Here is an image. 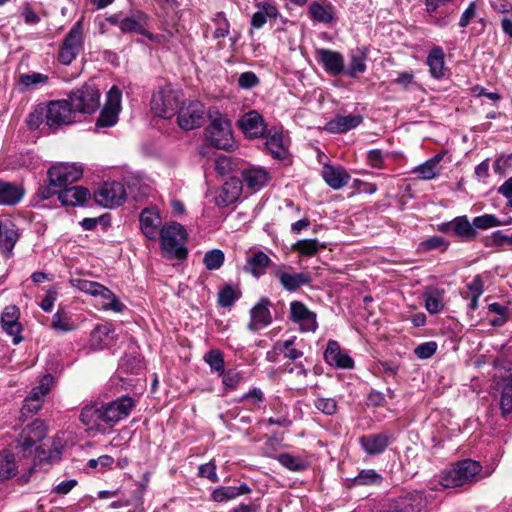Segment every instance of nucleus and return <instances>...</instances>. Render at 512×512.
I'll list each match as a JSON object with an SVG mask.
<instances>
[{"instance_id": "1", "label": "nucleus", "mask_w": 512, "mask_h": 512, "mask_svg": "<svg viewBox=\"0 0 512 512\" xmlns=\"http://www.w3.org/2000/svg\"><path fill=\"white\" fill-rule=\"evenodd\" d=\"M135 403L130 396H122L108 403L93 402L82 408L80 421L87 429L104 433L126 418Z\"/></svg>"}, {"instance_id": "2", "label": "nucleus", "mask_w": 512, "mask_h": 512, "mask_svg": "<svg viewBox=\"0 0 512 512\" xmlns=\"http://www.w3.org/2000/svg\"><path fill=\"white\" fill-rule=\"evenodd\" d=\"M209 126L206 129L207 138L215 148L231 150L235 147L231 121L217 108L212 107L207 111Z\"/></svg>"}, {"instance_id": "3", "label": "nucleus", "mask_w": 512, "mask_h": 512, "mask_svg": "<svg viewBox=\"0 0 512 512\" xmlns=\"http://www.w3.org/2000/svg\"><path fill=\"white\" fill-rule=\"evenodd\" d=\"M159 237L161 247L167 256L179 260L186 258L188 253L185 247L187 232L183 225L177 222L167 223L161 227Z\"/></svg>"}, {"instance_id": "4", "label": "nucleus", "mask_w": 512, "mask_h": 512, "mask_svg": "<svg viewBox=\"0 0 512 512\" xmlns=\"http://www.w3.org/2000/svg\"><path fill=\"white\" fill-rule=\"evenodd\" d=\"M71 284L80 291L101 299V308L103 310H111L121 313L125 309V305L115 296V294L104 285L89 281L86 279H72Z\"/></svg>"}, {"instance_id": "5", "label": "nucleus", "mask_w": 512, "mask_h": 512, "mask_svg": "<svg viewBox=\"0 0 512 512\" xmlns=\"http://www.w3.org/2000/svg\"><path fill=\"white\" fill-rule=\"evenodd\" d=\"M69 104L75 112L91 114L100 105V93L93 83H85L69 93Z\"/></svg>"}, {"instance_id": "6", "label": "nucleus", "mask_w": 512, "mask_h": 512, "mask_svg": "<svg viewBox=\"0 0 512 512\" xmlns=\"http://www.w3.org/2000/svg\"><path fill=\"white\" fill-rule=\"evenodd\" d=\"M84 46L83 24L77 21L64 37L58 53V60L63 65H69L82 51Z\"/></svg>"}, {"instance_id": "7", "label": "nucleus", "mask_w": 512, "mask_h": 512, "mask_svg": "<svg viewBox=\"0 0 512 512\" xmlns=\"http://www.w3.org/2000/svg\"><path fill=\"white\" fill-rule=\"evenodd\" d=\"M480 462L464 459L454 465L450 471V488L472 485L482 479Z\"/></svg>"}, {"instance_id": "8", "label": "nucleus", "mask_w": 512, "mask_h": 512, "mask_svg": "<svg viewBox=\"0 0 512 512\" xmlns=\"http://www.w3.org/2000/svg\"><path fill=\"white\" fill-rule=\"evenodd\" d=\"M179 104V92L170 86H165L152 95L151 109L159 117H172L179 110Z\"/></svg>"}, {"instance_id": "9", "label": "nucleus", "mask_w": 512, "mask_h": 512, "mask_svg": "<svg viewBox=\"0 0 512 512\" xmlns=\"http://www.w3.org/2000/svg\"><path fill=\"white\" fill-rule=\"evenodd\" d=\"M126 197L124 185L117 181L105 182L94 191L95 202L104 208L118 207L124 203Z\"/></svg>"}, {"instance_id": "10", "label": "nucleus", "mask_w": 512, "mask_h": 512, "mask_svg": "<svg viewBox=\"0 0 512 512\" xmlns=\"http://www.w3.org/2000/svg\"><path fill=\"white\" fill-rule=\"evenodd\" d=\"M46 125L50 129H58L73 122L74 111L68 100H54L45 105Z\"/></svg>"}, {"instance_id": "11", "label": "nucleus", "mask_w": 512, "mask_h": 512, "mask_svg": "<svg viewBox=\"0 0 512 512\" xmlns=\"http://www.w3.org/2000/svg\"><path fill=\"white\" fill-rule=\"evenodd\" d=\"M82 175L83 170L81 167L68 163L53 165L47 171L48 180L53 185L59 186V190L78 181Z\"/></svg>"}, {"instance_id": "12", "label": "nucleus", "mask_w": 512, "mask_h": 512, "mask_svg": "<svg viewBox=\"0 0 512 512\" xmlns=\"http://www.w3.org/2000/svg\"><path fill=\"white\" fill-rule=\"evenodd\" d=\"M204 105L199 101L183 102L178 110V124L184 130H192L202 125Z\"/></svg>"}, {"instance_id": "13", "label": "nucleus", "mask_w": 512, "mask_h": 512, "mask_svg": "<svg viewBox=\"0 0 512 512\" xmlns=\"http://www.w3.org/2000/svg\"><path fill=\"white\" fill-rule=\"evenodd\" d=\"M290 320L299 325L302 332H315L318 328L316 313L300 301L290 303Z\"/></svg>"}, {"instance_id": "14", "label": "nucleus", "mask_w": 512, "mask_h": 512, "mask_svg": "<svg viewBox=\"0 0 512 512\" xmlns=\"http://www.w3.org/2000/svg\"><path fill=\"white\" fill-rule=\"evenodd\" d=\"M120 103L121 92L117 87L113 86L107 93V103L100 112L97 119V126L111 127L116 124L120 111Z\"/></svg>"}, {"instance_id": "15", "label": "nucleus", "mask_w": 512, "mask_h": 512, "mask_svg": "<svg viewBox=\"0 0 512 512\" xmlns=\"http://www.w3.org/2000/svg\"><path fill=\"white\" fill-rule=\"evenodd\" d=\"M20 310L16 305H9L4 308L1 313L0 325L2 330L9 336H12L13 344H19L23 338L21 332L23 330L19 322Z\"/></svg>"}, {"instance_id": "16", "label": "nucleus", "mask_w": 512, "mask_h": 512, "mask_svg": "<svg viewBox=\"0 0 512 512\" xmlns=\"http://www.w3.org/2000/svg\"><path fill=\"white\" fill-rule=\"evenodd\" d=\"M237 125L243 134L249 139L263 137L266 132L264 119L256 110H250L245 113L237 121Z\"/></svg>"}, {"instance_id": "17", "label": "nucleus", "mask_w": 512, "mask_h": 512, "mask_svg": "<svg viewBox=\"0 0 512 512\" xmlns=\"http://www.w3.org/2000/svg\"><path fill=\"white\" fill-rule=\"evenodd\" d=\"M273 273L278 278L282 288L288 292H295L302 286L310 284L312 280L309 273H291L282 266H276Z\"/></svg>"}, {"instance_id": "18", "label": "nucleus", "mask_w": 512, "mask_h": 512, "mask_svg": "<svg viewBox=\"0 0 512 512\" xmlns=\"http://www.w3.org/2000/svg\"><path fill=\"white\" fill-rule=\"evenodd\" d=\"M393 440L390 433L380 432L360 437L359 444L368 455H379L386 450Z\"/></svg>"}, {"instance_id": "19", "label": "nucleus", "mask_w": 512, "mask_h": 512, "mask_svg": "<svg viewBox=\"0 0 512 512\" xmlns=\"http://www.w3.org/2000/svg\"><path fill=\"white\" fill-rule=\"evenodd\" d=\"M423 506L421 493H409L397 498L379 512H418Z\"/></svg>"}, {"instance_id": "20", "label": "nucleus", "mask_w": 512, "mask_h": 512, "mask_svg": "<svg viewBox=\"0 0 512 512\" xmlns=\"http://www.w3.org/2000/svg\"><path fill=\"white\" fill-rule=\"evenodd\" d=\"M324 359L329 365L338 369L354 368L353 359L349 354L341 350L339 343L335 340H330L327 343Z\"/></svg>"}, {"instance_id": "21", "label": "nucleus", "mask_w": 512, "mask_h": 512, "mask_svg": "<svg viewBox=\"0 0 512 512\" xmlns=\"http://www.w3.org/2000/svg\"><path fill=\"white\" fill-rule=\"evenodd\" d=\"M271 302L268 298H261L258 303L250 311V322L248 328L252 331H258L268 326L271 321V313L269 306Z\"/></svg>"}, {"instance_id": "22", "label": "nucleus", "mask_w": 512, "mask_h": 512, "mask_svg": "<svg viewBox=\"0 0 512 512\" xmlns=\"http://www.w3.org/2000/svg\"><path fill=\"white\" fill-rule=\"evenodd\" d=\"M46 436V427L40 420H35L28 425L21 433L19 445L21 446L24 454L31 453L32 447Z\"/></svg>"}, {"instance_id": "23", "label": "nucleus", "mask_w": 512, "mask_h": 512, "mask_svg": "<svg viewBox=\"0 0 512 512\" xmlns=\"http://www.w3.org/2000/svg\"><path fill=\"white\" fill-rule=\"evenodd\" d=\"M140 229L149 240H156L160 233L161 218L155 208H145L139 217Z\"/></svg>"}, {"instance_id": "24", "label": "nucleus", "mask_w": 512, "mask_h": 512, "mask_svg": "<svg viewBox=\"0 0 512 512\" xmlns=\"http://www.w3.org/2000/svg\"><path fill=\"white\" fill-rule=\"evenodd\" d=\"M317 60L323 65L324 69L332 74L339 75L344 73V58L341 53L330 49H318L316 51Z\"/></svg>"}, {"instance_id": "25", "label": "nucleus", "mask_w": 512, "mask_h": 512, "mask_svg": "<svg viewBox=\"0 0 512 512\" xmlns=\"http://www.w3.org/2000/svg\"><path fill=\"white\" fill-rule=\"evenodd\" d=\"M19 231L11 219L0 221V250L9 255L19 239Z\"/></svg>"}, {"instance_id": "26", "label": "nucleus", "mask_w": 512, "mask_h": 512, "mask_svg": "<svg viewBox=\"0 0 512 512\" xmlns=\"http://www.w3.org/2000/svg\"><path fill=\"white\" fill-rule=\"evenodd\" d=\"M89 197V190L83 186L66 187L58 192V199L64 206L83 205Z\"/></svg>"}, {"instance_id": "27", "label": "nucleus", "mask_w": 512, "mask_h": 512, "mask_svg": "<svg viewBox=\"0 0 512 512\" xmlns=\"http://www.w3.org/2000/svg\"><path fill=\"white\" fill-rule=\"evenodd\" d=\"M257 11L252 15L251 26L255 29L262 28L268 19H276L279 16L277 7L271 0L257 2Z\"/></svg>"}, {"instance_id": "28", "label": "nucleus", "mask_w": 512, "mask_h": 512, "mask_svg": "<svg viewBox=\"0 0 512 512\" xmlns=\"http://www.w3.org/2000/svg\"><path fill=\"white\" fill-rule=\"evenodd\" d=\"M362 121L360 114L337 115L326 124V130L330 133H345L358 127Z\"/></svg>"}, {"instance_id": "29", "label": "nucleus", "mask_w": 512, "mask_h": 512, "mask_svg": "<svg viewBox=\"0 0 512 512\" xmlns=\"http://www.w3.org/2000/svg\"><path fill=\"white\" fill-rule=\"evenodd\" d=\"M322 177L324 181L335 190L346 186L350 180V175L344 168L329 164L323 166Z\"/></svg>"}, {"instance_id": "30", "label": "nucleus", "mask_w": 512, "mask_h": 512, "mask_svg": "<svg viewBox=\"0 0 512 512\" xmlns=\"http://www.w3.org/2000/svg\"><path fill=\"white\" fill-rule=\"evenodd\" d=\"M272 264V260L266 253L257 251L247 259L243 269L258 279L266 273Z\"/></svg>"}, {"instance_id": "31", "label": "nucleus", "mask_w": 512, "mask_h": 512, "mask_svg": "<svg viewBox=\"0 0 512 512\" xmlns=\"http://www.w3.org/2000/svg\"><path fill=\"white\" fill-rule=\"evenodd\" d=\"M145 18H146V16L142 13H139L136 16L123 18L121 20V29H120L121 32H123V33L135 32V33H138V34H141V35L147 37L151 41L159 42L158 35H154V34L148 32L144 28L143 23L145 21Z\"/></svg>"}, {"instance_id": "32", "label": "nucleus", "mask_w": 512, "mask_h": 512, "mask_svg": "<svg viewBox=\"0 0 512 512\" xmlns=\"http://www.w3.org/2000/svg\"><path fill=\"white\" fill-rule=\"evenodd\" d=\"M25 194L22 186L0 179V204L14 206L21 201Z\"/></svg>"}, {"instance_id": "33", "label": "nucleus", "mask_w": 512, "mask_h": 512, "mask_svg": "<svg viewBox=\"0 0 512 512\" xmlns=\"http://www.w3.org/2000/svg\"><path fill=\"white\" fill-rule=\"evenodd\" d=\"M61 449V441L58 438H53L49 446L44 444L43 446L36 447L35 460L38 461L39 464H52L60 459Z\"/></svg>"}, {"instance_id": "34", "label": "nucleus", "mask_w": 512, "mask_h": 512, "mask_svg": "<svg viewBox=\"0 0 512 512\" xmlns=\"http://www.w3.org/2000/svg\"><path fill=\"white\" fill-rule=\"evenodd\" d=\"M113 332L114 328L110 323L97 325L90 335L89 343L91 348L94 350H101L107 347L113 338Z\"/></svg>"}, {"instance_id": "35", "label": "nucleus", "mask_w": 512, "mask_h": 512, "mask_svg": "<svg viewBox=\"0 0 512 512\" xmlns=\"http://www.w3.org/2000/svg\"><path fill=\"white\" fill-rule=\"evenodd\" d=\"M243 183L252 190H260L268 181V173L263 168L252 167L242 171Z\"/></svg>"}, {"instance_id": "36", "label": "nucleus", "mask_w": 512, "mask_h": 512, "mask_svg": "<svg viewBox=\"0 0 512 512\" xmlns=\"http://www.w3.org/2000/svg\"><path fill=\"white\" fill-rule=\"evenodd\" d=\"M442 154H437L431 159L425 161L412 169L411 173L416 174L419 179L431 180L439 175L441 166L439 165L442 159Z\"/></svg>"}, {"instance_id": "37", "label": "nucleus", "mask_w": 512, "mask_h": 512, "mask_svg": "<svg viewBox=\"0 0 512 512\" xmlns=\"http://www.w3.org/2000/svg\"><path fill=\"white\" fill-rule=\"evenodd\" d=\"M350 62L344 71L349 77H356L358 74L366 71L367 54L364 49H356L350 53Z\"/></svg>"}, {"instance_id": "38", "label": "nucleus", "mask_w": 512, "mask_h": 512, "mask_svg": "<svg viewBox=\"0 0 512 512\" xmlns=\"http://www.w3.org/2000/svg\"><path fill=\"white\" fill-rule=\"evenodd\" d=\"M500 408L505 416L512 411V364L508 369V375L502 378Z\"/></svg>"}, {"instance_id": "39", "label": "nucleus", "mask_w": 512, "mask_h": 512, "mask_svg": "<svg viewBox=\"0 0 512 512\" xmlns=\"http://www.w3.org/2000/svg\"><path fill=\"white\" fill-rule=\"evenodd\" d=\"M309 15L313 21L327 24L334 19V8L331 4L322 5L312 2L309 6Z\"/></svg>"}, {"instance_id": "40", "label": "nucleus", "mask_w": 512, "mask_h": 512, "mask_svg": "<svg viewBox=\"0 0 512 512\" xmlns=\"http://www.w3.org/2000/svg\"><path fill=\"white\" fill-rule=\"evenodd\" d=\"M267 151L275 159H284L288 154V148L283 142L281 133H274L269 135L265 143Z\"/></svg>"}, {"instance_id": "41", "label": "nucleus", "mask_w": 512, "mask_h": 512, "mask_svg": "<svg viewBox=\"0 0 512 512\" xmlns=\"http://www.w3.org/2000/svg\"><path fill=\"white\" fill-rule=\"evenodd\" d=\"M444 53L441 48L436 47L431 50L427 57V65L429 66L430 73L435 78H440L444 75Z\"/></svg>"}, {"instance_id": "42", "label": "nucleus", "mask_w": 512, "mask_h": 512, "mask_svg": "<svg viewBox=\"0 0 512 512\" xmlns=\"http://www.w3.org/2000/svg\"><path fill=\"white\" fill-rule=\"evenodd\" d=\"M454 234L464 241H471L476 237V230L473 223L471 224L467 217H457L453 220Z\"/></svg>"}, {"instance_id": "43", "label": "nucleus", "mask_w": 512, "mask_h": 512, "mask_svg": "<svg viewBox=\"0 0 512 512\" xmlns=\"http://www.w3.org/2000/svg\"><path fill=\"white\" fill-rule=\"evenodd\" d=\"M296 337H291L285 341H278L274 345L275 354H283L285 358L297 360L303 356V352L295 348Z\"/></svg>"}, {"instance_id": "44", "label": "nucleus", "mask_w": 512, "mask_h": 512, "mask_svg": "<svg viewBox=\"0 0 512 512\" xmlns=\"http://www.w3.org/2000/svg\"><path fill=\"white\" fill-rule=\"evenodd\" d=\"M205 363L210 367L212 373L222 375L225 370L224 355L219 349H211L203 357Z\"/></svg>"}, {"instance_id": "45", "label": "nucleus", "mask_w": 512, "mask_h": 512, "mask_svg": "<svg viewBox=\"0 0 512 512\" xmlns=\"http://www.w3.org/2000/svg\"><path fill=\"white\" fill-rule=\"evenodd\" d=\"M17 473L15 458L9 451L0 453V479L7 480Z\"/></svg>"}, {"instance_id": "46", "label": "nucleus", "mask_w": 512, "mask_h": 512, "mask_svg": "<svg viewBox=\"0 0 512 512\" xmlns=\"http://www.w3.org/2000/svg\"><path fill=\"white\" fill-rule=\"evenodd\" d=\"M383 477L374 469H363L359 474L352 479L354 486H367L380 484Z\"/></svg>"}, {"instance_id": "47", "label": "nucleus", "mask_w": 512, "mask_h": 512, "mask_svg": "<svg viewBox=\"0 0 512 512\" xmlns=\"http://www.w3.org/2000/svg\"><path fill=\"white\" fill-rule=\"evenodd\" d=\"M324 248L317 239H303L292 245V249L303 256H313L319 249Z\"/></svg>"}, {"instance_id": "48", "label": "nucleus", "mask_w": 512, "mask_h": 512, "mask_svg": "<svg viewBox=\"0 0 512 512\" xmlns=\"http://www.w3.org/2000/svg\"><path fill=\"white\" fill-rule=\"evenodd\" d=\"M212 22L215 25V30L213 32L214 39H221L229 35L230 22L224 12H217L212 18Z\"/></svg>"}, {"instance_id": "49", "label": "nucleus", "mask_w": 512, "mask_h": 512, "mask_svg": "<svg viewBox=\"0 0 512 512\" xmlns=\"http://www.w3.org/2000/svg\"><path fill=\"white\" fill-rule=\"evenodd\" d=\"M279 463L291 471H303L308 467L307 461L289 453H282L278 456Z\"/></svg>"}, {"instance_id": "50", "label": "nucleus", "mask_w": 512, "mask_h": 512, "mask_svg": "<svg viewBox=\"0 0 512 512\" xmlns=\"http://www.w3.org/2000/svg\"><path fill=\"white\" fill-rule=\"evenodd\" d=\"M225 260V255L220 249H212L205 253L203 263L208 270L219 269Z\"/></svg>"}, {"instance_id": "51", "label": "nucleus", "mask_w": 512, "mask_h": 512, "mask_svg": "<svg viewBox=\"0 0 512 512\" xmlns=\"http://www.w3.org/2000/svg\"><path fill=\"white\" fill-rule=\"evenodd\" d=\"M46 122L45 105H38L26 118V123L30 129H38L41 124Z\"/></svg>"}, {"instance_id": "52", "label": "nucleus", "mask_w": 512, "mask_h": 512, "mask_svg": "<svg viewBox=\"0 0 512 512\" xmlns=\"http://www.w3.org/2000/svg\"><path fill=\"white\" fill-rule=\"evenodd\" d=\"M53 378L51 375H45L42 380L40 381V384L36 387H34L30 394L27 396L31 399L38 400L42 403V398L49 393L51 389Z\"/></svg>"}, {"instance_id": "53", "label": "nucleus", "mask_w": 512, "mask_h": 512, "mask_svg": "<svg viewBox=\"0 0 512 512\" xmlns=\"http://www.w3.org/2000/svg\"><path fill=\"white\" fill-rule=\"evenodd\" d=\"M240 297V292L232 286L226 285L218 293V303L221 307H230Z\"/></svg>"}, {"instance_id": "54", "label": "nucleus", "mask_w": 512, "mask_h": 512, "mask_svg": "<svg viewBox=\"0 0 512 512\" xmlns=\"http://www.w3.org/2000/svg\"><path fill=\"white\" fill-rule=\"evenodd\" d=\"M222 376V383L226 389L234 390L242 382L243 375L235 369L224 370Z\"/></svg>"}, {"instance_id": "55", "label": "nucleus", "mask_w": 512, "mask_h": 512, "mask_svg": "<svg viewBox=\"0 0 512 512\" xmlns=\"http://www.w3.org/2000/svg\"><path fill=\"white\" fill-rule=\"evenodd\" d=\"M52 327L61 332H70L75 329L74 323L60 311L53 315Z\"/></svg>"}, {"instance_id": "56", "label": "nucleus", "mask_w": 512, "mask_h": 512, "mask_svg": "<svg viewBox=\"0 0 512 512\" xmlns=\"http://www.w3.org/2000/svg\"><path fill=\"white\" fill-rule=\"evenodd\" d=\"M501 221L492 214H485L477 216L473 219L474 229H489L492 227L500 226Z\"/></svg>"}, {"instance_id": "57", "label": "nucleus", "mask_w": 512, "mask_h": 512, "mask_svg": "<svg viewBox=\"0 0 512 512\" xmlns=\"http://www.w3.org/2000/svg\"><path fill=\"white\" fill-rule=\"evenodd\" d=\"M198 475L209 479L213 483L219 482V477L216 473V463L214 460L199 466Z\"/></svg>"}, {"instance_id": "58", "label": "nucleus", "mask_w": 512, "mask_h": 512, "mask_svg": "<svg viewBox=\"0 0 512 512\" xmlns=\"http://www.w3.org/2000/svg\"><path fill=\"white\" fill-rule=\"evenodd\" d=\"M314 405L326 415H333L337 410V402L333 398H317Z\"/></svg>"}, {"instance_id": "59", "label": "nucleus", "mask_w": 512, "mask_h": 512, "mask_svg": "<svg viewBox=\"0 0 512 512\" xmlns=\"http://www.w3.org/2000/svg\"><path fill=\"white\" fill-rule=\"evenodd\" d=\"M211 498L215 502H224L232 500L236 498L235 490L231 486L218 487L212 492Z\"/></svg>"}, {"instance_id": "60", "label": "nucleus", "mask_w": 512, "mask_h": 512, "mask_svg": "<svg viewBox=\"0 0 512 512\" xmlns=\"http://www.w3.org/2000/svg\"><path fill=\"white\" fill-rule=\"evenodd\" d=\"M259 82L258 76L252 71L244 72L238 78V86L245 90L256 87Z\"/></svg>"}, {"instance_id": "61", "label": "nucleus", "mask_w": 512, "mask_h": 512, "mask_svg": "<svg viewBox=\"0 0 512 512\" xmlns=\"http://www.w3.org/2000/svg\"><path fill=\"white\" fill-rule=\"evenodd\" d=\"M437 347V343L434 341L425 342L418 345L414 353L419 359H428L435 354Z\"/></svg>"}, {"instance_id": "62", "label": "nucleus", "mask_w": 512, "mask_h": 512, "mask_svg": "<svg viewBox=\"0 0 512 512\" xmlns=\"http://www.w3.org/2000/svg\"><path fill=\"white\" fill-rule=\"evenodd\" d=\"M47 81L48 76L41 73L23 74L20 76V83L26 87L36 86Z\"/></svg>"}, {"instance_id": "63", "label": "nucleus", "mask_w": 512, "mask_h": 512, "mask_svg": "<svg viewBox=\"0 0 512 512\" xmlns=\"http://www.w3.org/2000/svg\"><path fill=\"white\" fill-rule=\"evenodd\" d=\"M442 299L436 293H428L426 296V309L430 313H437L443 308Z\"/></svg>"}, {"instance_id": "64", "label": "nucleus", "mask_w": 512, "mask_h": 512, "mask_svg": "<svg viewBox=\"0 0 512 512\" xmlns=\"http://www.w3.org/2000/svg\"><path fill=\"white\" fill-rule=\"evenodd\" d=\"M58 292L57 290L52 287L47 292L45 297L43 298L42 302L40 303V307L45 312H50L54 306V303L57 299Z\"/></svg>"}]
</instances>
